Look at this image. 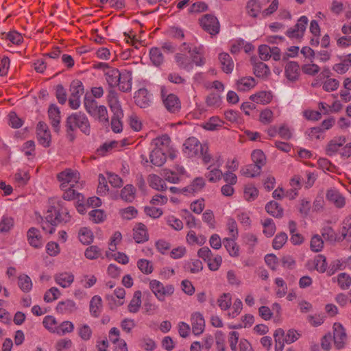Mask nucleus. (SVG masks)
Wrapping results in <instances>:
<instances>
[{
  "instance_id": "obj_54",
  "label": "nucleus",
  "mask_w": 351,
  "mask_h": 351,
  "mask_svg": "<svg viewBox=\"0 0 351 351\" xmlns=\"http://www.w3.org/2000/svg\"><path fill=\"white\" fill-rule=\"evenodd\" d=\"M247 12L252 17H256L260 13L261 7L256 0H250L246 5Z\"/></svg>"
},
{
  "instance_id": "obj_23",
  "label": "nucleus",
  "mask_w": 351,
  "mask_h": 351,
  "mask_svg": "<svg viewBox=\"0 0 351 351\" xmlns=\"http://www.w3.org/2000/svg\"><path fill=\"white\" fill-rule=\"evenodd\" d=\"M150 162L155 166L161 167L166 161L165 152L162 149H153L149 155Z\"/></svg>"
},
{
  "instance_id": "obj_8",
  "label": "nucleus",
  "mask_w": 351,
  "mask_h": 351,
  "mask_svg": "<svg viewBox=\"0 0 351 351\" xmlns=\"http://www.w3.org/2000/svg\"><path fill=\"white\" fill-rule=\"evenodd\" d=\"M202 145L195 137L187 138L183 145L184 154L189 158H193L199 156Z\"/></svg>"
},
{
  "instance_id": "obj_14",
  "label": "nucleus",
  "mask_w": 351,
  "mask_h": 351,
  "mask_svg": "<svg viewBox=\"0 0 351 351\" xmlns=\"http://www.w3.org/2000/svg\"><path fill=\"white\" fill-rule=\"evenodd\" d=\"M132 73L131 71L124 70L121 72L119 80V89L124 93L130 92L132 90Z\"/></svg>"
},
{
  "instance_id": "obj_47",
  "label": "nucleus",
  "mask_w": 351,
  "mask_h": 351,
  "mask_svg": "<svg viewBox=\"0 0 351 351\" xmlns=\"http://www.w3.org/2000/svg\"><path fill=\"white\" fill-rule=\"evenodd\" d=\"M70 96L80 98L84 92L82 82L79 80H75L72 81L70 85Z\"/></svg>"
},
{
  "instance_id": "obj_16",
  "label": "nucleus",
  "mask_w": 351,
  "mask_h": 351,
  "mask_svg": "<svg viewBox=\"0 0 351 351\" xmlns=\"http://www.w3.org/2000/svg\"><path fill=\"white\" fill-rule=\"evenodd\" d=\"M326 198L337 208H342L346 204L345 197L336 189L328 190L326 193Z\"/></svg>"
},
{
  "instance_id": "obj_41",
  "label": "nucleus",
  "mask_w": 351,
  "mask_h": 351,
  "mask_svg": "<svg viewBox=\"0 0 351 351\" xmlns=\"http://www.w3.org/2000/svg\"><path fill=\"white\" fill-rule=\"evenodd\" d=\"M123 118V112L113 113L111 118V128L115 133H119L123 130L122 119Z\"/></svg>"
},
{
  "instance_id": "obj_32",
  "label": "nucleus",
  "mask_w": 351,
  "mask_h": 351,
  "mask_svg": "<svg viewBox=\"0 0 351 351\" xmlns=\"http://www.w3.org/2000/svg\"><path fill=\"white\" fill-rule=\"evenodd\" d=\"M102 309V300L100 296L95 295L90 302V313L95 317H98Z\"/></svg>"
},
{
  "instance_id": "obj_42",
  "label": "nucleus",
  "mask_w": 351,
  "mask_h": 351,
  "mask_svg": "<svg viewBox=\"0 0 351 351\" xmlns=\"http://www.w3.org/2000/svg\"><path fill=\"white\" fill-rule=\"evenodd\" d=\"M136 189L132 184H127L121 191V198L127 202H132L135 198Z\"/></svg>"
},
{
  "instance_id": "obj_5",
  "label": "nucleus",
  "mask_w": 351,
  "mask_h": 351,
  "mask_svg": "<svg viewBox=\"0 0 351 351\" xmlns=\"http://www.w3.org/2000/svg\"><path fill=\"white\" fill-rule=\"evenodd\" d=\"M199 23L202 28L212 36L219 34L220 24L215 16L210 14H204L199 19Z\"/></svg>"
},
{
  "instance_id": "obj_59",
  "label": "nucleus",
  "mask_w": 351,
  "mask_h": 351,
  "mask_svg": "<svg viewBox=\"0 0 351 351\" xmlns=\"http://www.w3.org/2000/svg\"><path fill=\"white\" fill-rule=\"evenodd\" d=\"M311 250L315 252H320L324 247V241L319 234L312 237L310 243Z\"/></svg>"
},
{
  "instance_id": "obj_20",
  "label": "nucleus",
  "mask_w": 351,
  "mask_h": 351,
  "mask_svg": "<svg viewBox=\"0 0 351 351\" xmlns=\"http://www.w3.org/2000/svg\"><path fill=\"white\" fill-rule=\"evenodd\" d=\"M346 141V138L343 136L336 137L330 140L326 149L327 155H334L345 144Z\"/></svg>"
},
{
  "instance_id": "obj_45",
  "label": "nucleus",
  "mask_w": 351,
  "mask_h": 351,
  "mask_svg": "<svg viewBox=\"0 0 351 351\" xmlns=\"http://www.w3.org/2000/svg\"><path fill=\"white\" fill-rule=\"evenodd\" d=\"M213 166L208 165L207 167L208 171L205 174V176L210 182H216L221 179L223 173L219 169V167L217 166V167L212 168Z\"/></svg>"
},
{
  "instance_id": "obj_24",
  "label": "nucleus",
  "mask_w": 351,
  "mask_h": 351,
  "mask_svg": "<svg viewBox=\"0 0 351 351\" xmlns=\"http://www.w3.org/2000/svg\"><path fill=\"white\" fill-rule=\"evenodd\" d=\"M300 72L299 64L295 62H290L285 66V75L287 80L295 81L298 79Z\"/></svg>"
},
{
  "instance_id": "obj_52",
  "label": "nucleus",
  "mask_w": 351,
  "mask_h": 351,
  "mask_svg": "<svg viewBox=\"0 0 351 351\" xmlns=\"http://www.w3.org/2000/svg\"><path fill=\"white\" fill-rule=\"evenodd\" d=\"M84 256L89 260L97 259L102 256V250L97 245H90L86 249Z\"/></svg>"
},
{
  "instance_id": "obj_60",
  "label": "nucleus",
  "mask_w": 351,
  "mask_h": 351,
  "mask_svg": "<svg viewBox=\"0 0 351 351\" xmlns=\"http://www.w3.org/2000/svg\"><path fill=\"white\" fill-rule=\"evenodd\" d=\"M288 237L285 232H280L276 235L274 237L272 246L275 250H279L283 247V245L287 241Z\"/></svg>"
},
{
  "instance_id": "obj_38",
  "label": "nucleus",
  "mask_w": 351,
  "mask_h": 351,
  "mask_svg": "<svg viewBox=\"0 0 351 351\" xmlns=\"http://www.w3.org/2000/svg\"><path fill=\"white\" fill-rule=\"evenodd\" d=\"M261 171V168H260L259 165H256L254 164H249L243 167L240 172L241 175L245 177L254 178L260 175Z\"/></svg>"
},
{
  "instance_id": "obj_44",
  "label": "nucleus",
  "mask_w": 351,
  "mask_h": 351,
  "mask_svg": "<svg viewBox=\"0 0 351 351\" xmlns=\"http://www.w3.org/2000/svg\"><path fill=\"white\" fill-rule=\"evenodd\" d=\"M266 211L274 217H282L283 210L280 206L278 203L274 201H271L265 206Z\"/></svg>"
},
{
  "instance_id": "obj_11",
  "label": "nucleus",
  "mask_w": 351,
  "mask_h": 351,
  "mask_svg": "<svg viewBox=\"0 0 351 351\" xmlns=\"http://www.w3.org/2000/svg\"><path fill=\"white\" fill-rule=\"evenodd\" d=\"M333 339L337 349L343 348L347 339V335L345 328L340 323L333 324Z\"/></svg>"
},
{
  "instance_id": "obj_55",
  "label": "nucleus",
  "mask_w": 351,
  "mask_h": 351,
  "mask_svg": "<svg viewBox=\"0 0 351 351\" xmlns=\"http://www.w3.org/2000/svg\"><path fill=\"white\" fill-rule=\"evenodd\" d=\"M206 103L208 107L217 108L221 106V99L219 94L211 93L206 97Z\"/></svg>"
},
{
  "instance_id": "obj_6",
  "label": "nucleus",
  "mask_w": 351,
  "mask_h": 351,
  "mask_svg": "<svg viewBox=\"0 0 351 351\" xmlns=\"http://www.w3.org/2000/svg\"><path fill=\"white\" fill-rule=\"evenodd\" d=\"M308 23V18L306 16H302L293 27H290L287 30V36L289 38L296 40L302 39L304 35Z\"/></svg>"
},
{
  "instance_id": "obj_49",
  "label": "nucleus",
  "mask_w": 351,
  "mask_h": 351,
  "mask_svg": "<svg viewBox=\"0 0 351 351\" xmlns=\"http://www.w3.org/2000/svg\"><path fill=\"white\" fill-rule=\"evenodd\" d=\"M175 60L178 67L181 69L187 70L191 67V62L189 58L182 53H177L175 55Z\"/></svg>"
},
{
  "instance_id": "obj_12",
  "label": "nucleus",
  "mask_w": 351,
  "mask_h": 351,
  "mask_svg": "<svg viewBox=\"0 0 351 351\" xmlns=\"http://www.w3.org/2000/svg\"><path fill=\"white\" fill-rule=\"evenodd\" d=\"M135 104L141 108H147L152 104L151 95L146 88H140L134 97Z\"/></svg>"
},
{
  "instance_id": "obj_62",
  "label": "nucleus",
  "mask_w": 351,
  "mask_h": 351,
  "mask_svg": "<svg viewBox=\"0 0 351 351\" xmlns=\"http://www.w3.org/2000/svg\"><path fill=\"white\" fill-rule=\"evenodd\" d=\"M263 233L266 237H270L276 232V225L271 219H266L263 222Z\"/></svg>"
},
{
  "instance_id": "obj_9",
  "label": "nucleus",
  "mask_w": 351,
  "mask_h": 351,
  "mask_svg": "<svg viewBox=\"0 0 351 351\" xmlns=\"http://www.w3.org/2000/svg\"><path fill=\"white\" fill-rule=\"evenodd\" d=\"M198 156L201 158L204 165H216L217 167L221 165L220 157H213L210 152L208 143H202Z\"/></svg>"
},
{
  "instance_id": "obj_56",
  "label": "nucleus",
  "mask_w": 351,
  "mask_h": 351,
  "mask_svg": "<svg viewBox=\"0 0 351 351\" xmlns=\"http://www.w3.org/2000/svg\"><path fill=\"white\" fill-rule=\"evenodd\" d=\"M313 264L315 269L320 273L325 272L327 269L326 258L324 255L316 256L313 260Z\"/></svg>"
},
{
  "instance_id": "obj_50",
  "label": "nucleus",
  "mask_w": 351,
  "mask_h": 351,
  "mask_svg": "<svg viewBox=\"0 0 351 351\" xmlns=\"http://www.w3.org/2000/svg\"><path fill=\"white\" fill-rule=\"evenodd\" d=\"M254 73L258 77H265L269 75L270 70L266 64L259 62L254 66Z\"/></svg>"
},
{
  "instance_id": "obj_61",
  "label": "nucleus",
  "mask_w": 351,
  "mask_h": 351,
  "mask_svg": "<svg viewBox=\"0 0 351 351\" xmlns=\"http://www.w3.org/2000/svg\"><path fill=\"white\" fill-rule=\"evenodd\" d=\"M14 219L11 217L3 216L0 221V232L5 233L9 232L14 226Z\"/></svg>"
},
{
  "instance_id": "obj_3",
  "label": "nucleus",
  "mask_w": 351,
  "mask_h": 351,
  "mask_svg": "<svg viewBox=\"0 0 351 351\" xmlns=\"http://www.w3.org/2000/svg\"><path fill=\"white\" fill-rule=\"evenodd\" d=\"M57 178L60 182L61 189H64L69 186L78 187L80 173L77 171L66 169L59 173L57 176Z\"/></svg>"
},
{
  "instance_id": "obj_64",
  "label": "nucleus",
  "mask_w": 351,
  "mask_h": 351,
  "mask_svg": "<svg viewBox=\"0 0 351 351\" xmlns=\"http://www.w3.org/2000/svg\"><path fill=\"white\" fill-rule=\"evenodd\" d=\"M337 283L341 289H348L351 285V277L346 273H341L337 276Z\"/></svg>"
},
{
  "instance_id": "obj_30",
  "label": "nucleus",
  "mask_w": 351,
  "mask_h": 351,
  "mask_svg": "<svg viewBox=\"0 0 351 351\" xmlns=\"http://www.w3.org/2000/svg\"><path fill=\"white\" fill-rule=\"evenodd\" d=\"M170 142V137L167 134H164L154 138L152 141V145L154 147V149H162L165 152L169 147Z\"/></svg>"
},
{
  "instance_id": "obj_43",
  "label": "nucleus",
  "mask_w": 351,
  "mask_h": 351,
  "mask_svg": "<svg viewBox=\"0 0 351 351\" xmlns=\"http://www.w3.org/2000/svg\"><path fill=\"white\" fill-rule=\"evenodd\" d=\"M74 188L75 187L69 186L64 189H62L64 191L62 195L63 199L65 200L77 199L78 202L83 201L84 196L81 193H78Z\"/></svg>"
},
{
  "instance_id": "obj_48",
  "label": "nucleus",
  "mask_w": 351,
  "mask_h": 351,
  "mask_svg": "<svg viewBox=\"0 0 351 351\" xmlns=\"http://www.w3.org/2000/svg\"><path fill=\"white\" fill-rule=\"evenodd\" d=\"M186 241L189 245H202L206 241V238L203 235L197 236L193 230H190L186 234Z\"/></svg>"
},
{
  "instance_id": "obj_46",
  "label": "nucleus",
  "mask_w": 351,
  "mask_h": 351,
  "mask_svg": "<svg viewBox=\"0 0 351 351\" xmlns=\"http://www.w3.org/2000/svg\"><path fill=\"white\" fill-rule=\"evenodd\" d=\"M150 60L154 65L158 66L164 62V56L161 52L160 49L158 47H153L149 51Z\"/></svg>"
},
{
  "instance_id": "obj_57",
  "label": "nucleus",
  "mask_w": 351,
  "mask_h": 351,
  "mask_svg": "<svg viewBox=\"0 0 351 351\" xmlns=\"http://www.w3.org/2000/svg\"><path fill=\"white\" fill-rule=\"evenodd\" d=\"M4 38L9 40L14 45H19L23 41V37L21 34L16 31H10L8 33H4Z\"/></svg>"
},
{
  "instance_id": "obj_13",
  "label": "nucleus",
  "mask_w": 351,
  "mask_h": 351,
  "mask_svg": "<svg viewBox=\"0 0 351 351\" xmlns=\"http://www.w3.org/2000/svg\"><path fill=\"white\" fill-rule=\"evenodd\" d=\"M191 324L192 331L195 335H199L204 331L205 320L202 313L195 312L191 315Z\"/></svg>"
},
{
  "instance_id": "obj_33",
  "label": "nucleus",
  "mask_w": 351,
  "mask_h": 351,
  "mask_svg": "<svg viewBox=\"0 0 351 351\" xmlns=\"http://www.w3.org/2000/svg\"><path fill=\"white\" fill-rule=\"evenodd\" d=\"M141 297L142 293L141 291L138 290L134 293L133 298L128 306L129 312L136 313L139 311L142 303Z\"/></svg>"
},
{
  "instance_id": "obj_31",
  "label": "nucleus",
  "mask_w": 351,
  "mask_h": 351,
  "mask_svg": "<svg viewBox=\"0 0 351 351\" xmlns=\"http://www.w3.org/2000/svg\"><path fill=\"white\" fill-rule=\"evenodd\" d=\"M191 62L196 66H202L205 64V58L204 57V51L202 47H195L193 49L190 53Z\"/></svg>"
},
{
  "instance_id": "obj_18",
  "label": "nucleus",
  "mask_w": 351,
  "mask_h": 351,
  "mask_svg": "<svg viewBox=\"0 0 351 351\" xmlns=\"http://www.w3.org/2000/svg\"><path fill=\"white\" fill-rule=\"evenodd\" d=\"M219 60L221 64V68L224 73L229 74L232 72L234 64L231 56L228 53H219Z\"/></svg>"
},
{
  "instance_id": "obj_10",
  "label": "nucleus",
  "mask_w": 351,
  "mask_h": 351,
  "mask_svg": "<svg viewBox=\"0 0 351 351\" xmlns=\"http://www.w3.org/2000/svg\"><path fill=\"white\" fill-rule=\"evenodd\" d=\"M36 134L40 144L45 147H47L50 145L51 134L47 125L45 122H38L36 127Z\"/></svg>"
},
{
  "instance_id": "obj_2",
  "label": "nucleus",
  "mask_w": 351,
  "mask_h": 351,
  "mask_svg": "<svg viewBox=\"0 0 351 351\" xmlns=\"http://www.w3.org/2000/svg\"><path fill=\"white\" fill-rule=\"evenodd\" d=\"M160 97L162 104L168 112L174 114L180 112L181 101L179 97L176 94L169 93L167 88L164 86L160 87Z\"/></svg>"
},
{
  "instance_id": "obj_1",
  "label": "nucleus",
  "mask_w": 351,
  "mask_h": 351,
  "mask_svg": "<svg viewBox=\"0 0 351 351\" xmlns=\"http://www.w3.org/2000/svg\"><path fill=\"white\" fill-rule=\"evenodd\" d=\"M66 135L71 141L75 138L74 131L79 128L84 134L88 135L90 132V125L88 119L81 112L73 113L69 116L66 121Z\"/></svg>"
},
{
  "instance_id": "obj_63",
  "label": "nucleus",
  "mask_w": 351,
  "mask_h": 351,
  "mask_svg": "<svg viewBox=\"0 0 351 351\" xmlns=\"http://www.w3.org/2000/svg\"><path fill=\"white\" fill-rule=\"evenodd\" d=\"M74 330V325L72 322L69 321H65L61 323L56 329V332L58 335L62 336L65 335L66 333L72 332Z\"/></svg>"
},
{
  "instance_id": "obj_7",
  "label": "nucleus",
  "mask_w": 351,
  "mask_h": 351,
  "mask_svg": "<svg viewBox=\"0 0 351 351\" xmlns=\"http://www.w3.org/2000/svg\"><path fill=\"white\" fill-rule=\"evenodd\" d=\"M322 237L324 238L326 241L330 242H335L337 241L343 240L346 239L348 236L351 237V226L349 227L348 230H346V227L343 228L341 232V238H337V235L335 233V230L329 226H324L322 230Z\"/></svg>"
},
{
  "instance_id": "obj_51",
  "label": "nucleus",
  "mask_w": 351,
  "mask_h": 351,
  "mask_svg": "<svg viewBox=\"0 0 351 351\" xmlns=\"http://www.w3.org/2000/svg\"><path fill=\"white\" fill-rule=\"evenodd\" d=\"M251 157L254 162L253 164L259 165L261 169L266 164V156L261 149L254 150L251 154Z\"/></svg>"
},
{
  "instance_id": "obj_36",
  "label": "nucleus",
  "mask_w": 351,
  "mask_h": 351,
  "mask_svg": "<svg viewBox=\"0 0 351 351\" xmlns=\"http://www.w3.org/2000/svg\"><path fill=\"white\" fill-rule=\"evenodd\" d=\"M250 99L257 104H267L272 99V95L270 92L261 91L250 96Z\"/></svg>"
},
{
  "instance_id": "obj_17",
  "label": "nucleus",
  "mask_w": 351,
  "mask_h": 351,
  "mask_svg": "<svg viewBox=\"0 0 351 351\" xmlns=\"http://www.w3.org/2000/svg\"><path fill=\"white\" fill-rule=\"evenodd\" d=\"M55 282L63 288L69 287L74 281V276L70 272H60L54 276Z\"/></svg>"
},
{
  "instance_id": "obj_27",
  "label": "nucleus",
  "mask_w": 351,
  "mask_h": 351,
  "mask_svg": "<svg viewBox=\"0 0 351 351\" xmlns=\"http://www.w3.org/2000/svg\"><path fill=\"white\" fill-rule=\"evenodd\" d=\"M256 84V81L252 77H243L237 82V90L243 92L252 89Z\"/></svg>"
},
{
  "instance_id": "obj_34",
  "label": "nucleus",
  "mask_w": 351,
  "mask_h": 351,
  "mask_svg": "<svg viewBox=\"0 0 351 351\" xmlns=\"http://www.w3.org/2000/svg\"><path fill=\"white\" fill-rule=\"evenodd\" d=\"M351 66V53L345 56L339 63L333 66V70L339 74L346 73Z\"/></svg>"
},
{
  "instance_id": "obj_29",
  "label": "nucleus",
  "mask_w": 351,
  "mask_h": 351,
  "mask_svg": "<svg viewBox=\"0 0 351 351\" xmlns=\"http://www.w3.org/2000/svg\"><path fill=\"white\" fill-rule=\"evenodd\" d=\"M76 309L77 307L75 302L71 300L60 302L56 306L58 312L62 314L73 313Z\"/></svg>"
},
{
  "instance_id": "obj_37",
  "label": "nucleus",
  "mask_w": 351,
  "mask_h": 351,
  "mask_svg": "<svg viewBox=\"0 0 351 351\" xmlns=\"http://www.w3.org/2000/svg\"><path fill=\"white\" fill-rule=\"evenodd\" d=\"M223 243L229 254L231 256L237 257L239 255V245L234 241L233 238H225L223 240Z\"/></svg>"
},
{
  "instance_id": "obj_26",
  "label": "nucleus",
  "mask_w": 351,
  "mask_h": 351,
  "mask_svg": "<svg viewBox=\"0 0 351 351\" xmlns=\"http://www.w3.org/2000/svg\"><path fill=\"white\" fill-rule=\"evenodd\" d=\"M55 218H51V221H53L55 224L64 222L66 223L71 220V215L67 208L61 206L58 210H55Z\"/></svg>"
},
{
  "instance_id": "obj_58",
  "label": "nucleus",
  "mask_w": 351,
  "mask_h": 351,
  "mask_svg": "<svg viewBox=\"0 0 351 351\" xmlns=\"http://www.w3.org/2000/svg\"><path fill=\"white\" fill-rule=\"evenodd\" d=\"M275 339V351H282L284 348V343L285 342L283 337L285 336V332L282 329L278 328L274 332Z\"/></svg>"
},
{
  "instance_id": "obj_53",
  "label": "nucleus",
  "mask_w": 351,
  "mask_h": 351,
  "mask_svg": "<svg viewBox=\"0 0 351 351\" xmlns=\"http://www.w3.org/2000/svg\"><path fill=\"white\" fill-rule=\"evenodd\" d=\"M78 237L84 245H88L93 241V235L90 230L87 228H82L80 230Z\"/></svg>"
},
{
  "instance_id": "obj_28",
  "label": "nucleus",
  "mask_w": 351,
  "mask_h": 351,
  "mask_svg": "<svg viewBox=\"0 0 351 351\" xmlns=\"http://www.w3.org/2000/svg\"><path fill=\"white\" fill-rule=\"evenodd\" d=\"M147 181L149 186L156 190L164 191L167 189L165 181L156 174H150L148 176Z\"/></svg>"
},
{
  "instance_id": "obj_22",
  "label": "nucleus",
  "mask_w": 351,
  "mask_h": 351,
  "mask_svg": "<svg viewBox=\"0 0 351 351\" xmlns=\"http://www.w3.org/2000/svg\"><path fill=\"white\" fill-rule=\"evenodd\" d=\"M121 72L118 69H108L105 73L106 80L111 88L117 86Z\"/></svg>"
},
{
  "instance_id": "obj_35",
  "label": "nucleus",
  "mask_w": 351,
  "mask_h": 351,
  "mask_svg": "<svg viewBox=\"0 0 351 351\" xmlns=\"http://www.w3.org/2000/svg\"><path fill=\"white\" fill-rule=\"evenodd\" d=\"M91 117L105 125L109 123L108 110L105 106L100 105Z\"/></svg>"
},
{
  "instance_id": "obj_4",
  "label": "nucleus",
  "mask_w": 351,
  "mask_h": 351,
  "mask_svg": "<svg viewBox=\"0 0 351 351\" xmlns=\"http://www.w3.org/2000/svg\"><path fill=\"white\" fill-rule=\"evenodd\" d=\"M149 288L159 301L163 302L166 297L171 296L174 292V287L172 285L165 286L157 280L149 282Z\"/></svg>"
},
{
  "instance_id": "obj_21",
  "label": "nucleus",
  "mask_w": 351,
  "mask_h": 351,
  "mask_svg": "<svg viewBox=\"0 0 351 351\" xmlns=\"http://www.w3.org/2000/svg\"><path fill=\"white\" fill-rule=\"evenodd\" d=\"M29 243L35 248L40 247L43 245L42 237L39 230L35 228L29 229L27 233Z\"/></svg>"
},
{
  "instance_id": "obj_25",
  "label": "nucleus",
  "mask_w": 351,
  "mask_h": 351,
  "mask_svg": "<svg viewBox=\"0 0 351 351\" xmlns=\"http://www.w3.org/2000/svg\"><path fill=\"white\" fill-rule=\"evenodd\" d=\"M49 118L51 120V124L54 128L56 132L59 131V125L60 123V115L59 108L55 105H51L48 110Z\"/></svg>"
},
{
  "instance_id": "obj_40",
  "label": "nucleus",
  "mask_w": 351,
  "mask_h": 351,
  "mask_svg": "<svg viewBox=\"0 0 351 351\" xmlns=\"http://www.w3.org/2000/svg\"><path fill=\"white\" fill-rule=\"evenodd\" d=\"M223 121L219 117L214 116L210 117L208 121L204 123L202 127L210 131L217 130L222 128Z\"/></svg>"
},
{
  "instance_id": "obj_15",
  "label": "nucleus",
  "mask_w": 351,
  "mask_h": 351,
  "mask_svg": "<svg viewBox=\"0 0 351 351\" xmlns=\"http://www.w3.org/2000/svg\"><path fill=\"white\" fill-rule=\"evenodd\" d=\"M107 101L108 106L113 113L121 112L123 110L119 101L118 93L113 88L108 90Z\"/></svg>"
},
{
  "instance_id": "obj_19",
  "label": "nucleus",
  "mask_w": 351,
  "mask_h": 351,
  "mask_svg": "<svg viewBox=\"0 0 351 351\" xmlns=\"http://www.w3.org/2000/svg\"><path fill=\"white\" fill-rule=\"evenodd\" d=\"M133 230V238L136 243H144L148 240L149 235L147 230L146 226L143 223H138Z\"/></svg>"
},
{
  "instance_id": "obj_39",
  "label": "nucleus",
  "mask_w": 351,
  "mask_h": 351,
  "mask_svg": "<svg viewBox=\"0 0 351 351\" xmlns=\"http://www.w3.org/2000/svg\"><path fill=\"white\" fill-rule=\"evenodd\" d=\"M18 286L22 291L28 293L32 290L33 284L31 278L27 274H23L18 277Z\"/></svg>"
}]
</instances>
